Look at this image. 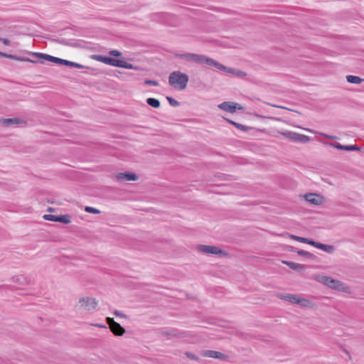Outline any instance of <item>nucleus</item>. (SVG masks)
Instances as JSON below:
<instances>
[{"mask_svg": "<svg viewBox=\"0 0 364 364\" xmlns=\"http://www.w3.org/2000/svg\"><path fill=\"white\" fill-rule=\"evenodd\" d=\"M70 67L76 68H83L84 66L81 64H79L77 63L73 62L71 63Z\"/></svg>", "mask_w": 364, "mask_h": 364, "instance_id": "37", "label": "nucleus"}, {"mask_svg": "<svg viewBox=\"0 0 364 364\" xmlns=\"http://www.w3.org/2000/svg\"><path fill=\"white\" fill-rule=\"evenodd\" d=\"M206 66L214 67L217 70L224 71L239 77H243L246 75V74L242 70L227 68L225 65L214 60L213 59L209 58H206Z\"/></svg>", "mask_w": 364, "mask_h": 364, "instance_id": "2", "label": "nucleus"}, {"mask_svg": "<svg viewBox=\"0 0 364 364\" xmlns=\"http://www.w3.org/2000/svg\"><path fill=\"white\" fill-rule=\"evenodd\" d=\"M221 253L222 250L219 247L206 245V254L218 255Z\"/></svg>", "mask_w": 364, "mask_h": 364, "instance_id": "19", "label": "nucleus"}, {"mask_svg": "<svg viewBox=\"0 0 364 364\" xmlns=\"http://www.w3.org/2000/svg\"><path fill=\"white\" fill-rule=\"evenodd\" d=\"M225 120L229 122L230 124H232L233 126H235V127H237V129H240V130H242V131H247L249 129V128L245 125H242L241 124H239L237 122H235L234 121H232L230 119H225Z\"/></svg>", "mask_w": 364, "mask_h": 364, "instance_id": "24", "label": "nucleus"}, {"mask_svg": "<svg viewBox=\"0 0 364 364\" xmlns=\"http://www.w3.org/2000/svg\"><path fill=\"white\" fill-rule=\"evenodd\" d=\"M43 218L46 220L57 222V215L48 214V215H44Z\"/></svg>", "mask_w": 364, "mask_h": 364, "instance_id": "30", "label": "nucleus"}, {"mask_svg": "<svg viewBox=\"0 0 364 364\" xmlns=\"http://www.w3.org/2000/svg\"><path fill=\"white\" fill-rule=\"evenodd\" d=\"M57 222L68 224L71 222V218L69 215H57Z\"/></svg>", "mask_w": 364, "mask_h": 364, "instance_id": "20", "label": "nucleus"}, {"mask_svg": "<svg viewBox=\"0 0 364 364\" xmlns=\"http://www.w3.org/2000/svg\"><path fill=\"white\" fill-rule=\"evenodd\" d=\"M0 41H1L6 46H9L10 44V41L7 38H1Z\"/></svg>", "mask_w": 364, "mask_h": 364, "instance_id": "39", "label": "nucleus"}, {"mask_svg": "<svg viewBox=\"0 0 364 364\" xmlns=\"http://www.w3.org/2000/svg\"><path fill=\"white\" fill-rule=\"evenodd\" d=\"M198 250L202 253H205V245H200L198 247Z\"/></svg>", "mask_w": 364, "mask_h": 364, "instance_id": "40", "label": "nucleus"}, {"mask_svg": "<svg viewBox=\"0 0 364 364\" xmlns=\"http://www.w3.org/2000/svg\"><path fill=\"white\" fill-rule=\"evenodd\" d=\"M0 122L4 126L10 127L12 125L18 124L21 123L23 121L19 118H7L1 119Z\"/></svg>", "mask_w": 364, "mask_h": 364, "instance_id": "13", "label": "nucleus"}, {"mask_svg": "<svg viewBox=\"0 0 364 364\" xmlns=\"http://www.w3.org/2000/svg\"><path fill=\"white\" fill-rule=\"evenodd\" d=\"M346 79L348 82L353 84H360L363 81V79L355 75H348Z\"/></svg>", "mask_w": 364, "mask_h": 364, "instance_id": "22", "label": "nucleus"}, {"mask_svg": "<svg viewBox=\"0 0 364 364\" xmlns=\"http://www.w3.org/2000/svg\"><path fill=\"white\" fill-rule=\"evenodd\" d=\"M188 82V76L181 71H173L168 77V83L175 89L184 90Z\"/></svg>", "mask_w": 364, "mask_h": 364, "instance_id": "1", "label": "nucleus"}, {"mask_svg": "<svg viewBox=\"0 0 364 364\" xmlns=\"http://www.w3.org/2000/svg\"><path fill=\"white\" fill-rule=\"evenodd\" d=\"M237 104L230 102H224L218 105V107L223 111L234 113L236 111Z\"/></svg>", "mask_w": 364, "mask_h": 364, "instance_id": "9", "label": "nucleus"}, {"mask_svg": "<svg viewBox=\"0 0 364 364\" xmlns=\"http://www.w3.org/2000/svg\"><path fill=\"white\" fill-rule=\"evenodd\" d=\"M33 55H35L36 57L38 58H41V59H43V60H48V61L50 60V58H51V56H52V55H50L48 54L41 53H33Z\"/></svg>", "mask_w": 364, "mask_h": 364, "instance_id": "26", "label": "nucleus"}, {"mask_svg": "<svg viewBox=\"0 0 364 364\" xmlns=\"http://www.w3.org/2000/svg\"><path fill=\"white\" fill-rule=\"evenodd\" d=\"M122 68L131 69V70H136L137 69V68L136 66H134V65H132L129 63H127L126 61H124Z\"/></svg>", "mask_w": 364, "mask_h": 364, "instance_id": "32", "label": "nucleus"}, {"mask_svg": "<svg viewBox=\"0 0 364 364\" xmlns=\"http://www.w3.org/2000/svg\"><path fill=\"white\" fill-rule=\"evenodd\" d=\"M299 296L296 294H282L280 296V298L282 299H284L285 301H287L291 304H296L299 300Z\"/></svg>", "mask_w": 364, "mask_h": 364, "instance_id": "18", "label": "nucleus"}, {"mask_svg": "<svg viewBox=\"0 0 364 364\" xmlns=\"http://www.w3.org/2000/svg\"><path fill=\"white\" fill-rule=\"evenodd\" d=\"M146 103L154 107V108H159L160 107V101L156 98L149 97L146 100Z\"/></svg>", "mask_w": 364, "mask_h": 364, "instance_id": "21", "label": "nucleus"}, {"mask_svg": "<svg viewBox=\"0 0 364 364\" xmlns=\"http://www.w3.org/2000/svg\"><path fill=\"white\" fill-rule=\"evenodd\" d=\"M108 323L109 325L110 329L112 332L117 336H122L124 333V328L121 326V325L116 321H114V318H107Z\"/></svg>", "mask_w": 364, "mask_h": 364, "instance_id": "6", "label": "nucleus"}, {"mask_svg": "<svg viewBox=\"0 0 364 364\" xmlns=\"http://www.w3.org/2000/svg\"><path fill=\"white\" fill-rule=\"evenodd\" d=\"M331 145L338 149H340V150H345V151H355V150H359L360 149L356 146V145H349V146H346V145H342L339 143H336V144H331Z\"/></svg>", "mask_w": 364, "mask_h": 364, "instance_id": "16", "label": "nucleus"}, {"mask_svg": "<svg viewBox=\"0 0 364 364\" xmlns=\"http://www.w3.org/2000/svg\"><path fill=\"white\" fill-rule=\"evenodd\" d=\"M114 315L117 316H120V317H125V315L123 314L122 313L119 312V311H114Z\"/></svg>", "mask_w": 364, "mask_h": 364, "instance_id": "41", "label": "nucleus"}, {"mask_svg": "<svg viewBox=\"0 0 364 364\" xmlns=\"http://www.w3.org/2000/svg\"><path fill=\"white\" fill-rule=\"evenodd\" d=\"M290 237L292 238L293 240H296V241L304 242V243H306V244H309V242H311L314 241V240H309L308 238L301 237L296 236V235H290Z\"/></svg>", "mask_w": 364, "mask_h": 364, "instance_id": "25", "label": "nucleus"}, {"mask_svg": "<svg viewBox=\"0 0 364 364\" xmlns=\"http://www.w3.org/2000/svg\"><path fill=\"white\" fill-rule=\"evenodd\" d=\"M297 253H298L299 255L305 256L306 257H313L312 254H311L309 252L302 250L297 251Z\"/></svg>", "mask_w": 364, "mask_h": 364, "instance_id": "31", "label": "nucleus"}, {"mask_svg": "<svg viewBox=\"0 0 364 364\" xmlns=\"http://www.w3.org/2000/svg\"><path fill=\"white\" fill-rule=\"evenodd\" d=\"M288 137L294 141H300L302 143H306L310 140L309 136L294 132H289Z\"/></svg>", "mask_w": 364, "mask_h": 364, "instance_id": "8", "label": "nucleus"}, {"mask_svg": "<svg viewBox=\"0 0 364 364\" xmlns=\"http://www.w3.org/2000/svg\"><path fill=\"white\" fill-rule=\"evenodd\" d=\"M97 301L91 297H82L79 301L78 306L85 311H92L96 308Z\"/></svg>", "mask_w": 364, "mask_h": 364, "instance_id": "5", "label": "nucleus"}, {"mask_svg": "<svg viewBox=\"0 0 364 364\" xmlns=\"http://www.w3.org/2000/svg\"><path fill=\"white\" fill-rule=\"evenodd\" d=\"M297 304L304 307H311L312 306V303L310 300L299 297V300Z\"/></svg>", "mask_w": 364, "mask_h": 364, "instance_id": "23", "label": "nucleus"}, {"mask_svg": "<svg viewBox=\"0 0 364 364\" xmlns=\"http://www.w3.org/2000/svg\"><path fill=\"white\" fill-rule=\"evenodd\" d=\"M92 59L97 60L99 62H102L105 64L112 65L113 63V58L108 57L106 55H93L92 57Z\"/></svg>", "mask_w": 364, "mask_h": 364, "instance_id": "11", "label": "nucleus"}, {"mask_svg": "<svg viewBox=\"0 0 364 364\" xmlns=\"http://www.w3.org/2000/svg\"><path fill=\"white\" fill-rule=\"evenodd\" d=\"M289 268L297 272H302L305 269V265L290 261H283Z\"/></svg>", "mask_w": 364, "mask_h": 364, "instance_id": "14", "label": "nucleus"}, {"mask_svg": "<svg viewBox=\"0 0 364 364\" xmlns=\"http://www.w3.org/2000/svg\"><path fill=\"white\" fill-rule=\"evenodd\" d=\"M166 100H168L169 105L172 107H178L180 105L179 102L171 97H166Z\"/></svg>", "mask_w": 364, "mask_h": 364, "instance_id": "29", "label": "nucleus"}, {"mask_svg": "<svg viewBox=\"0 0 364 364\" xmlns=\"http://www.w3.org/2000/svg\"><path fill=\"white\" fill-rule=\"evenodd\" d=\"M144 84L148 85H152V86H158L159 85V82L157 81L153 80H145Z\"/></svg>", "mask_w": 364, "mask_h": 364, "instance_id": "33", "label": "nucleus"}, {"mask_svg": "<svg viewBox=\"0 0 364 364\" xmlns=\"http://www.w3.org/2000/svg\"><path fill=\"white\" fill-rule=\"evenodd\" d=\"M309 245L318 248V249H320V250H322L326 252H331L333 250V247L331 246V245H324V244H321V243H318L317 242H315V241H313L311 242H309Z\"/></svg>", "mask_w": 364, "mask_h": 364, "instance_id": "15", "label": "nucleus"}, {"mask_svg": "<svg viewBox=\"0 0 364 364\" xmlns=\"http://www.w3.org/2000/svg\"><path fill=\"white\" fill-rule=\"evenodd\" d=\"M186 355L188 358L192 359V360H195L196 359V357L194 354H193L192 353H189V352H186Z\"/></svg>", "mask_w": 364, "mask_h": 364, "instance_id": "38", "label": "nucleus"}, {"mask_svg": "<svg viewBox=\"0 0 364 364\" xmlns=\"http://www.w3.org/2000/svg\"><path fill=\"white\" fill-rule=\"evenodd\" d=\"M206 357L224 360L227 358L223 353L215 350H206Z\"/></svg>", "mask_w": 364, "mask_h": 364, "instance_id": "17", "label": "nucleus"}, {"mask_svg": "<svg viewBox=\"0 0 364 364\" xmlns=\"http://www.w3.org/2000/svg\"><path fill=\"white\" fill-rule=\"evenodd\" d=\"M109 54L113 56H120L122 53L117 50H112L109 51Z\"/></svg>", "mask_w": 364, "mask_h": 364, "instance_id": "35", "label": "nucleus"}, {"mask_svg": "<svg viewBox=\"0 0 364 364\" xmlns=\"http://www.w3.org/2000/svg\"><path fill=\"white\" fill-rule=\"evenodd\" d=\"M0 56L5 57L11 59H14L18 61H27V62H32L35 63L36 60H30L29 58L21 57V56H17L16 55H11V54H7L6 53L0 51Z\"/></svg>", "mask_w": 364, "mask_h": 364, "instance_id": "12", "label": "nucleus"}, {"mask_svg": "<svg viewBox=\"0 0 364 364\" xmlns=\"http://www.w3.org/2000/svg\"><path fill=\"white\" fill-rule=\"evenodd\" d=\"M319 281L330 288L337 289L343 292H348L349 290L348 287H346L343 283L338 280L333 279L329 277L323 276L321 277Z\"/></svg>", "mask_w": 364, "mask_h": 364, "instance_id": "4", "label": "nucleus"}, {"mask_svg": "<svg viewBox=\"0 0 364 364\" xmlns=\"http://www.w3.org/2000/svg\"><path fill=\"white\" fill-rule=\"evenodd\" d=\"M124 60L114 58L112 66L123 68Z\"/></svg>", "mask_w": 364, "mask_h": 364, "instance_id": "28", "label": "nucleus"}, {"mask_svg": "<svg viewBox=\"0 0 364 364\" xmlns=\"http://www.w3.org/2000/svg\"><path fill=\"white\" fill-rule=\"evenodd\" d=\"M306 201L314 205H318L321 203V198L315 193H308L305 195Z\"/></svg>", "mask_w": 364, "mask_h": 364, "instance_id": "10", "label": "nucleus"}, {"mask_svg": "<svg viewBox=\"0 0 364 364\" xmlns=\"http://www.w3.org/2000/svg\"><path fill=\"white\" fill-rule=\"evenodd\" d=\"M85 211L88 213H92V214H99L100 213V210L95 208H93V207H91V206H86L85 208Z\"/></svg>", "mask_w": 364, "mask_h": 364, "instance_id": "27", "label": "nucleus"}, {"mask_svg": "<svg viewBox=\"0 0 364 364\" xmlns=\"http://www.w3.org/2000/svg\"><path fill=\"white\" fill-rule=\"evenodd\" d=\"M176 58L183 59V60L192 64H204L205 55H198L196 53H176Z\"/></svg>", "mask_w": 364, "mask_h": 364, "instance_id": "3", "label": "nucleus"}, {"mask_svg": "<svg viewBox=\"0 0 364 364\" xmlns=\"http://www.w3.org/2000/svg\"><path fill=\"white\" fill-rule=\"evenodd\" d=\"M50 62L57 63V64H60L61 58H58V57L51 56Z\"/></svg>", "mask_w": 364, "mask_h": 364, "instance_id": "34", "label": "nucleus"}, {"mask_svg": "<svg viewBox=\"0 0 364 364\" xmlns=\"http://www.w3.org/2000/svg\"><path fill=\"white\" fill-rule=\"evenodd\" d=\"M115 179L117 181H136L138 179V176L134 173L131 172H123L119 173L115 176Z\"/></svg>", "mask_w": 364, "mask_h": 364, "instance_id": "7", "label": "nucleus"}, {"mask_svg": "<svg viewBox=\"0 0 364 364\" xmlns=\"http://www.w3.org/2000/svg\"><path fill=\"white\" fill-rule=\"evenodd\" d=\"M321 135L325 136V137H326V138H328V139H334L333 136L328 135V134H322Z\"/></svg>", "mask_w": 364, "mask_h": 364, "instance_id": "42", "label": "nucleus"}, {"mask_svg": "<svg viewBox=\"0 0 364 364\" xmlns=\"http://www.w3.org/2000/svg\"><path fill=\"white\" fill-rule=\"evenodd\" d=\"M71 63H72V61L61 58L60 65H64L70 67Z\"/></svg>", "mask_w": 364, "mask_h": 364, "instance_id": "36", "label": "nucleus"}]
</instances>
